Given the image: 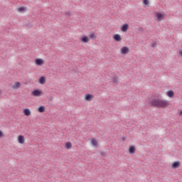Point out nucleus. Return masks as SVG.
<instances>
[{
	"instance_id": "6",
	"label": "nucleus",
	"mask_w": 182,
	"mask_h": 182,
	"mask_svg": "<svg viewBox=\"0 0 182 182\" xmlns=\"http://www.w3.org/2000/svg\"><path fill=\"white\" fill-rule=\"evenodd\" d=\"M113 39L116 42H121L122 41V36H120V34H114L113 36Z\"/></svg>"
},
{
	"instance_id": "15",
	"label": "nucleus",
	"mask_w": 182,
	"mask_h": 182,
	"mask_svg": "<svg viewBox=\"0 0 182 182\" xmlns=\"http://www.w3.org/2000/svg\"><path fill=\"white\" fill-rule=\"evenodd\" d=\"M21 87V82H16L14 85L12 86V89H19Z\"/></svg>"
},
{
	"instance_id": "2",
	"label": "nucleus",
	"mask_w": 182,
	"mask_h": 182,
	"mask_svg": "<svg viewBox=\"0 0 182 182\" xmlns=\"http://www.w3.org/2000/svg\"><path fill=\"white\" fill-rule=\"evenodd\" d=\"M43 94V92L40 89H36L33 91H32V92H31V95L33 96H35L36 97L42 96Z\"/></svg>"
},
{
	"instance_id": "12",
	"label": "nucleus",
	"mask_w": 182,
	"mask_h": 182,
	"mask_svg": "<svg viewBox=\"0 0 182 182\" xmlns=\"http://www.w3.org/2000/svg\"><path fill=\"white\" fill-rule=\"evenodd\" d=\"M179 166H180V161H178L173 162L171 165L172 168H178Z\"/></svg>"
},
{
	"instance_id": "26",
	"label": "nucleus",
	"mask_w": 182,
	"mask_h": 182,
	"mask_svg": "<svg viewBox=\"0 0 182 182\" xmlns=\"http://www.w3.org/2000/svg\"><path fill=\"white\" fill-rule=\"evenodd\" d=\"M156 46H157V43H154L151 44L152 48H156Z\"/></svg>"
},
{
	"instance_id": "16",
	"label": "nucleus",
	"mask_w": 182,
	"mask_h": 182,
	"mask_svg": "<svg viewBox=\"0 0 182 182\" xmlns=\"http://www.w3.org/2000/svg\"><path fill=\"white\" fill-rule=\"evenodd\" d=\"M23 114L25 116H31V109L26 108L23 109Z\"/></svg>"
},
{
	"instance_id": "25",
	"label": "nucleus",
	"mask_w": 182,
	"mask_h": 182,
	"mask_svg": "<svg viewBox=\"0 0 182 182\" xmlns=\"http://www.w3.org/2000/svg\"><path fill=\"white\" fill-rule=\"evenodd\" d=\"M139 32H144V28H143V27H140V28H139Z\"/></svg>"
},
{
	"instance_id": "13",
	"label": "nucleus",
	"mask_w": 182,
	"mask_h": 182,
	"mask_svg": "<svg viewBox=\"0 0 182 182\" xmlns=\"http://www.w3.org/2000/svg\"><path fill=\"white\" fill-rule=\"evenodd\" d=\"M90 39L89 37H87V36H83L81 38V42H83V43H87V42H89Z\"/></svg>"
},
{
	"instance_id": "22",
	"label": "nucleus",
	"mask_w": 182,
	"mask_h": 182,
	"mask_svg": "<svg viewBox=\"0 0 182 182\" xmlns=\"http://www.w3.org/2000/svg\"><path fill=\"white\" fill-rule=\"evenodd\" d=\"M90 39H96V34L95 33H92L90 35Z\"/></svg>"
},
{
	"instance_id": "3",
	"label": "nucleus",
	"mask_w": 182,
	"mask_h": 182,
	"mask_svg": "<svg viewBox=\"0 0 182 182\" xmlns=\"http://www.w3.org/2000/svg\"><path fill=\"white\" fill-rule=\"evenodd\" d=\"M130 52V48L127 46H124L121 48V53L122 55H127Z\"/></svg>"
},
{
	"instance_id": "28",
	"label": "nucleus",
	"mask_w": 182,
	"mask_h": 182,
	"mask_svg": "<svg viewBox=\"0 0 182 182\" xmlns=\"http://www.w3.org/2000/svg\"><path fill=\"white\" fill-rule=\"evenodd\" d=\"M126 139H127L126 136H123V137H122V141H126Z\"/></svg>"
},
{
	"instance_id": "32",
	"label": "nucleus",
	"mask_w": 182,
	"mask_h": 182,
	"mask_svg": "<svg viewBox=\"0 0 182 182\" xmlns=\"http://www.w3.org/2000/svg\"><path fill=\"white\" fill-rule=\"evenodd\" d=\"M50 100H52V97H50Z\"/></svg>"
},
{
	"instance_id": "24",
	"label": "nucleus",
	"mask_w": 182,
	"mask_h": 182,
	"mask_svg": "<svg viewBox=\"0 0 182 182\" xmlns=\"http://www.w3.org/2000/svg\"><path fill=\"white\" fill-rule=\"evenodd\" d=\"M144 5H149V0H143Z\"/></svg>"
},
{
	"instance_id": "19",
	"label": "nucleus",
	"mask_w": 182,
	"mask_h": 182,
	"mask_svg": "<svg viewBox=\"0 0 182 182\" xmlns=\"http://www.w3.org/2000/svg\"><path fill=\"white\" fill-rule=\"evenodd\" d=\"M112 82L114 83H117L119 82V77L117 76H114L113 79H112Z\"/></svg>"
},
{
	"instance_id": "30",
	"label": "nucleus",
	"mask_w": 182,
	"mask_h": 182,
	"mask_svg": "<svg viewBox=\"0 0 182 182\" xmlns=\"http://www.w3.org/2000/svg\"><path fill=\"white\" fill-rule=\"evenodd\" d=\"M179 53H180V55H182V50H181V51L179 52Z\"/></svg>"
},
{
	"instance_id": "11",
	"label": "nucleus",
	"mask_w": 182,
	"mask_h": 182,
	"mask_svg": "<svg viewBox=\"0 0 182 182\" xmlns=\"http://www.w3.org/2000/svg\"><path fill=\"white\" fill-rule=\"evenodd\" d=\"M127 29H129V24L124 23L121 27L122 32H127Z\"/></svg>"
},
{
	"instance_id": "17",
	"label": "nucleus",
	"mask_w": 182,
	"mask_h": 182,
	"mask_svg": "<svg viewBox=\"0 0 182 182\" xmlns=\"http://www.w3.org/2000/svg\"><path fill=\"white\" fill-rule=\"evenodd\" d=\"M38 112L39 113H43L45 112V106L41 105L38 108Z\"/></svg>"
},
{
	"instance_id": "29",
	"label": "nucleus",
	"mask_w": 182,
	"mask_h": 182,
	"mask_svg": "<svg viewBox=\"0 0 182 182\" xmlns=\"http://www.w3.org/2000/svg\"><path fill=\"white\" fill-rule=\"evenodd\" d=\"M179 116L182 117V110L179 112Z\"/></svg>"
},
{
	"instance_id": "14",
	"label": "nucleus",
	"mask_w": 182,
	"mask_h": 182,
	"mask_svg": "<svg viewBox=\"0 0 182 182\" xmlns=\"http://www.w3.org/2000/svg\"><path fill=\"white\" fill-rule=\"evenodd\" d=\"M166 96H168V97H174V91L173 90H168L167 92H166Z\"/></svg>"
},
{
	"instance_id": "23",
	"label": "nucleus",
	"mask_w": 182,
	"mask_h": 182,
	"mask_svg": "<svg viewBox=\"0 0 182 182\" xmlns=\"http://www.w3.org/2000/svg\"><path fill=\"white\" fill-rule=\"evenodd\" d=\"M100 154H101L102 157H106V152L105 151H101Z\"/></svg>"
},
{
	"instance_id": "1",
	"label": "nucleus",
	"mask_w": 182,
	"mask_h": 182,
	"mask_svg": "<svg viewBox=\"0 0 182 182\" xmlns=\"http://www.w3.org/2000/svg\"><path fill=\"white\" fill-rule=\"evenodd\" d=\"M148 105H150L152 107H158L160 109L161 107L162 109H166V107H168V105L170 103H168V101L163 100L161 99H153L148 102Z\"/></svg>"
},
{
	"instance_id": "7",
	"label": "nucleus",
	"mask_w": 182,
	"mask_h": 182,
	"mask_svg": "<svg viewBox=\"0 0 182 182\" xmlns=\"http://www.w3.org/2000/svg\"><path fill=\"white\" fill-rule=\"evenodd\" d=\"M93 95L92 94H87L85 97V100H87V102H92V100H93Z\"/></svg>"
},
{
	"instance_id": "10",
	"label": "nucleus",
	"mask_w": 182,
	"mask_h": 182,
	"mask_svg": "<svg viewBox=\"0 0 182 182\" xmlns=\"http://www.w3.org/2000/svg\"><path fill=\"white\" fill-rule=\"evenodd\" d=\"M129 154H134V153H136V146L134 145L130 146L129 148Z\"/></svg>"
},
{
	"instance_id": "5",
	"label": "nucleus",
	"mask_w": 182,
	"mask_h": 182,
	"mask_svg": "<svg viewBox=\"0 0 182 182\" xmlns=\"http://www.w3.org/2000/svg\"><path fill=\"white\" fill-rule=\"evenodd\" d=\"M35 63L37 66H42L45 63V61L42 58H37L35 60Z\"/></svg>"
},
{
	"instance_id": "21",
	"label": "nucleus",
	"mask_w": 182,
	"mask_h": 182,
	"mask_svg": "<svg viewBox=\"0 0 182 182\" xmlns=\"http://www.w3.org/2000/svg\"><path fill=\"white\" fill-rule=\"evenodd\" d=\"M91 143L92 146H97V140H96V139H92Z\"/></svg>"
},
{
	"instance_id": "9",
	"label": "nucleus",
	"mask_w": 182,
	"mask_h": 182,
	"mask_svg": "<svg viewBox=\"0 0 182 182\" xmlns=\"http://www.w3.org/2000/svg\"><path fill=\"white\" fill-rule=\"evenodd\" d=\"M18 141L20 144H23V143H25V137L23 135H19L18 136Z\"/></svg>"
},
{
	"instance_id": "8",
	"label": "nucleus",
	"mask_w": 182,
	"mask_h": 182,
	"mask_svg": "<svg viewBox=\"0 0 182 182\" xmlns=\"http://www.w3.org/2000/svg\"><path fill=\"white\" fill-rule=\"evenodd\" d=\"M38 83H40V85H45V83H46V77L41 76L38 80Z\"/></svg>"
},
{
	"instance_id": "4",
	"label": "nucleus",
	"mask_w": 182,
	"mask_h": 182,
	"mask_svg": "<svg viewBox=\"0 0 182 182\" xmlns=\"http://www.w3.org/2000/svg\"><path fill=\"white\" fill-rule=\"evenodd\" d=\"M155 14H156V16L159 22H160V21H163V19H164V14H163L160 12H156Z\"/></svg>"
},
{
	"instance_id": "27",
	"label": "nucleus",
	"mask_w": 182,
	"mask_h": 182,
	"mask_svg": "<svg viewBox=\"0 0 182 182\" xmlns=\"http://www.w3.org/2000/svg\"><path fill=\"white\" fill-rule=\"evenodd\" d=\"M1 137H4V132H2V131L0 130V139Z\"/></svg>"
},
{
	"instance_id": "18",
	"label": "nucleus",
	"mask_w": 182,
	"mask_h": 182,
	"mask_svg": "<svg viewBox=\"0 0 182 182\" xmlns=\"http://www.w3.org/2000/svg\"><path fill=\"white\" fill-rule=\"evenodd\" d=\"M71 147H72V142L65 143V148H67L69 150L70 149Z\"/></svg>"
},
{
	"instance_id": "31",
	"label": "nucleus",
	"mask_w": 182,
	"mask_h": 182,
	"mask_svg": "<svg viewBox=\"0 0 182 182\" xmlns=\"http://www.w3.org/2000/svg\"><path fill=\"white\" fill-rule=\"evenodd\" d=\"M67 14H68V15H70V12L68 11V12L67 13Z\"/></svg>"
},
{
	"instance_id": "20",
	"label": "nucleus",
	"mask_w": 182,
	"mask_h": 182,
	"mask_svg": "<svg viewBox=\"0 0 182 182\" xmlns=\"http://www.w3.org/2000/svg\"><path fill=\"white\" fill-rule=\"evenodd\" d=\"M18 12H25L26 11V8L21 6L18 9Z\"/></svg>"
}]
</instances>
